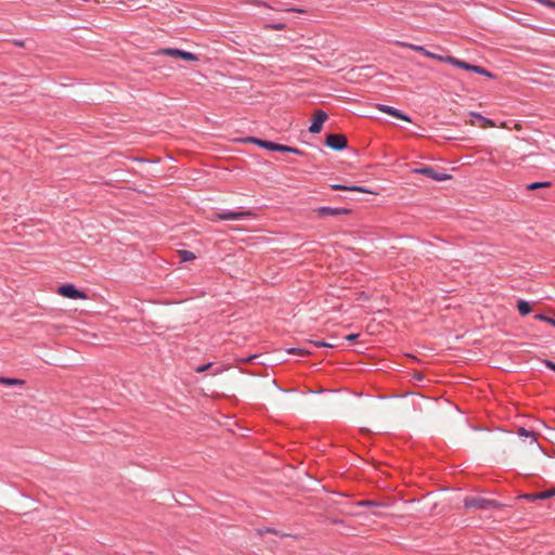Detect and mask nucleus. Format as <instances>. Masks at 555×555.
<instances>
[{
	"label": "nucleus",
	"mask_w": 555,
	"mask_h": 555,
	"mask_svg": "<svg viewBox=\"0 0 555 555\" xmlns=\"http://www.w3.org/2000/svg\"><path fill=\"white\" fill-rule=\"evenodd\" d=\"M541 2L546 4L550 8H555V2L552 0H541Z\"/></svg>",
	"instance_id": "27"
},
{
	"label": "nucleus",
	"mask_w": 555,
	"mask_h": 555,
	"mask_svg": "<svg viewBox=\"0 0 555 555\" xmlns=\"http://www.w3.org/2000/svg\"><path fill=\"white\" fill-rule=\"evenodd\" d=\"M180 256L182 261H190L195 258V255L189 250H181Z\"/></svg>",
	"instance_id": "21"
},
{
	"label": "nucleus",
	"mask_w": 555,
	"mask_h": 555,
	"mask_svg": "<svg viewBox=\"0 0 555 555\" xmlns=\"http://www.w3.org/2000/svg\"><path fill=\"white\" fill-rule=\"evenodd\" d=\"M427 57H430V59H434V60H438V61L444 62V63H447L448 59H455L454 56H451V55L442 56V55L436 54V53L430 52V51H429V54H428Z\"/></svg>",
	"instance_id": "20"
},
{
	"label": "nucleus",
	"mask_w": 555,
	"mask_h": 555,
	"mask_svg": "<svg viewBox=\"0 0 555 555\" xmlns=\"http://www.w3.org/2000/svg\"><path fill=\"white\" fill-rule=\"evenodd\" d=\"M247 142H251L262 149H266V150H269V151H273V152H280V149H281V144L279 143H275V142H271V141H267V140H262V139H258V138H254V137H249L246 139Z\"/></svg>",
	"instance_id": "9"
},
{
	"label": "nucleus",
	"mask_w": 555,
	"mask_h": 555,
	"mask_svg": "<svg viewBox=\"0 0 555 555\" xmlns=\"http://www.w3.org/2000/svg\"><path fill=\"white\" fill-rule=\"evenodd\" d=\"M251 211H222L215 215L214 220H241L251 217Z\"/></svg>",
	"instance_id": "7"
},
{
	"label": "nucleus",
	"mask_w": 555,
	"mask_h": 555,
	"mask_svg": "<svg viewBox=\"0 0 555 555\" xmlns=\"http://www.w3.org/2000/svg\"><path fill=\"white\" fill-rule=\"evenodd\" d=\"M361 506H379V503L374 501H362L360 502Z\"/></svg>",
	"instance_id": "22"
},
{
	"label": "nucleus",
	"mask_w": 555,
	"mask_h": 555,
	"mask_svg": "<svg viewBox=\"0 0 555 555\" xmlns=\"http://www.w3.org/2000/svg\"><path fill=\"white\" fill-rule=\"evenodd\" d=\"M555 495V488L537 493L525 494L522 498L529 501L547 500Z\"/></svg>",
	"instance_id": "12"
},
{
	"label": "nucleus",
	"mask_w": 555,
	"mask_h": 555,
	"mask_svg": "<svg viewBox=\"0 0 555 555\" xmlns=\"http://www.w3.org/2000/svg\"><path fill=\"white\" fill-rule=\"evenodd\" d=\"M327 114L324 111H318L309 127L310 133H319L322 129L324 121L327 119Z\"/></svg>",
	"instance_id": "8"
},
{
	"label": "nucleus",
	"mask_w": 555,
	"mask_h": 555,
	"mask_svg": "<svg viewBox=\"0 0 555 555\" xmlns=\"http://www.w3.org/2000/svg\"><path fill=\"white\" fill-rule=\"evenodd\" d=\"M517 434L519 437H524V438H530L531 440V443H537V437H535V434L533 431H530L528 429H526L525 427H519L518 430H517Z\"/></svg>",
	"instance_id": "16"
},
{
	"label": "nucleus",
	"mask_w": 555,
	"mask_h": 555,
	"mask_svg": "<svg viewBox=\"0 0 555 555\" xmlns=\"http://www.w3.org/2000/svg\"><path fill=\"white\" fill-rule=\"evenodd\" d=\"M377 108H378V111L386 113L388 115H391L393 117L400 118L405 121H411L410 116H408L406 114L402 113L401 111H399L392 106H388L385 104H378Z\"/></svg>",
	"instance_id": "10"
},
{
	"label": "nucleus",
	"mask_w": 555,
	"mask_h": 555,
	"mask_svg": "<svg viewBox=\"0 0 555 555\" xmlns=\"http://www.w3.org/2000/svg\"><path fill=\"white\" fill-rule=\"evenodd\" d=\"M400 46L409 48V49H411L413 51L420 52V53H422L425 56H428V54H429V51L425 47H423V46L408 43V42H400Z\"/></svg>",
	"instance_id": "14"
},
{
	"label": "nucleus",
	"mask_w": 555,
	"mask_h": 555,
	"mask_svg": "<svg viewBox=\"0 0 555 555\" xmlns=\"http://www.w3.org/2000/svg\"><path fill=\"white\" fill-rule=\"evenodd\" d=\"M332 189L333 190H344V191H358V192H362V193H367L369 192L366 189H364L362 186H358V185L347 186V185H344V184H333Z\"/></svg>",
	"instance_id": "13"
},
{
	"label": "nucleus",
	"mask_w": 555,
	"mask_h": 555,
	"mask_svg": "<svg viewBox=\"0 0 555 555\" xmlns=\"http://www.w3.org/2000/svg\"><path fill=\"white\" fill-rule=\"evenodd\" d=\"M325 144L334 151H343L347 147L348 141L343 134L332 133L326 137Z\"/></svg>",
	"instance_id": "5"
},
{
	"label": "nucleus",
	"mask_w": 555,
	"mask_h": 555,
	"mask_svg": "<svg viewBox=\"0 0 555 555\" xmlns=\"http://www.w3.org/2000/svg\"><path fill=\"white\" fill-rule=\"evenodd\" d=\"M293 11H296V12H299V13L304 12V10H300V9H293Z\"/></svg>",
	"instance_id": "33"
},
{
	"label": "nucleus",
	"mask_w": 555,
	"mask_h": 555,
	"mask_svg": "<svg viewBox=\"0 0 555 555\" xmlns=\"http://www.w3.org/2000/svg\"><path fill=\"white\" fill-rule=\"evenodd\" d=\"M17 46H23V42L22 41H16L15 42Z\"/></svg>",
	"instance_id": "34"
},
{
	"label": "nucleus",
	"mask_w": 555,
	"mask_h": 555,
	"mask_svg": "<svg viewBox=\"0 0 555 555\" xmlns=\"http://www.w3.org/2000/svg\"><path fill=\"white\" fill-rule=\"evenodd\" d=\"M318 346H322V347H332L331 344H327V343H324V341H320L317 344Z\"/></svg>",
	"instance_id": "30"
},
{
	"label": "nucleus",
	"mask_w": 555,
	"mask_h": 555,
	"mask_svg": "<svg viewBox=\"0 0 555 555\" xmlns=\"http://www.w3.org/2000/svg\"><path fill=\"white\" fill-rule=\"evenodd\" d=\"M211 366V363H206L196 367V372H205Z\"/></svg>",
	"instance_id": "23"
},
{
	"label": "nucleus",
	"mask_w": 555,
	"mask_h": 555,
	"mask_svg": "<svg viewBox=\"0 0 555 555\" xmlns=\"http://www.w3.org/2000/svg\"><path fill=\"white\" fill-rule=\"evenodd\" d=\"M535 319H538V320H542V321H545V322H546V321H547V319H548V317H546V315H544V314H537V315H535Z\"/></svg>",
	"instance_id": "29"
},
{
	"label": "nucleus",
	"mask_w": 555,
	"mask_h": 555,
	"mask_svg": "<svg viewBox=\"0 0 555 555\" xmlns=\"http://www.w3.org/2000/svg\"><path fill=\"white\" fill-rule=\"evenodd\" d=\"M159 55L180 57L185 61L196 62L198 61V56L192 52H188L184 50L176 49V48H164L158 51Z\"/></svg>",
	"instance_id": "2"
},
{
	"label": "nucleus",
	"mask_w": 555,
	"mask_h": 555,
	"mask_svg": "<svg viewBox=\"0 0 555 555\" xmlns=\"http://www.w3.org/2000/svg\"><path fill=\"white\" fill-rule=\"evenodd\" d=\"M59 293L69 299H86L87 296L83 292L77 289L73 284H64L59 287Z\"/></svg>",
	"instance_id": "6"
},
{
	"label": "nucleus",
	"mask_w": 555,
	"mask_h": 555,
	"mask_svg": "<svg viewBox=\"0 0 555 555\" xmlns=\"http://www.w3.org/2000/svg\"><path fill=\"white\" fill-rule=\"evenodd\" d=\"M288 351H289L291 353H298V354H300V356H301V354H304V353H306V351H305L304 349H300V348H291Z\"/></svg>",
	"instance_id": "24"
},
{
	"label": "nucleus",
	"mask_w": 555,
	"mask_h": 555,
	"mask_svg": "<svg viewBox=\"0 0 555 555\" xmlns=\"http://www.w3.org/2000/svg\"><path fill=\"white\" fill-rule=\"evenodd\" d=\"M517 309H518L520 315H527L531 312L530 304L524 299L518 300Z\"/></svg>",
	"instance_id": "17"
},
{
	"label": "nucleus",
	"mask_w": 555,
	"mask_h": 555,
	"mask_svg": "<svg viewBox=\"0 0 555 555\" xmlns=\"http://www.w3.org/2000/svg\"><path fill=\"white\" fill-rule=\"evenodd\" d=\"M413 172L415 173H420V175H423L434 181H446V180H449L451 178V176L449 173H444V172H437L433 167L430 166H425V167H421V168H416L413 170Z\"/></svg>",
	"instance_id": "4"
},
{
	"label": "nucleus",
	"mask_w": 555,
	"mask_h": 555,
	"mask_svg": "<svg viewBox=\"0 0 555 555\" xmlns=\"http://www.w3.org/2000/svg\"><path fill=\"white\" fill-rule=\"evenodd\" d=\"M358 337H359V334H349L346 336V339L348 341H356Z\"/></svg>",
	"instance_id": "25"
},
{
	"label": "nucleus",
	"mask_w": 555,
	"mask_h": 555,
	"mask_svg": "<svg viewBox=\"0 0 555 555\" xmlns=\"http://www.w3.org/2000/svg\"><path fill=\"white\" fill-rule=\"evenodd\" d=\"M320 216H339V215H347L349 214V209L347 208H333L327 206H322L317 208L315 210Z\"/></svg>",
	"instance_id": "11"
},
{
	"label": "nucleus",
	"mask_w": 555,
	"mask_h": 555,
	"mask_svg": "<svg viewBox=\"0 0 555 555\" xmlns=\"http://www.w3.org/2000/svg\"><path fill=\"white\" fill-rule=\"evenodd\" d=\"M545 365L546 367H548L550 370L554 371L555 372V363L550 361V360H545Z\"/></svg>",
	"instance_id": "26"
},
{
	"label": "nucleus",
	"mask_w": 555,
	"mask_h": 555,
	"mask_svg": "<svg viewBox=\"0 0 555 555\" xmlns=\"http://www.w3.org/2000/svg\"><path fill=\"white\" fill-rule=\"evenodd\" d=\"M270 27L273 28V29L280 30V29L284 28V24H282V23L272 24Z\"/></svg>",
	"instance_id": "28"
},
{
	"label": "nucleus",
	"mask_w": 555,
	"mask_h": 555,
	"mask_svg": "<svg viewBox=\"0 0 555 555\" xmlns=\"http://www.w3.org/2000/svg\"><path fill=\"white\" fill-rule=\"evenodd\" d=\"M447 63L455 66V67H459V68H462V69H465V70H470V72H475L479 75H482V76H487V77H492V74L490 72H488L486 68L481 67V66H477V65H473V64H469V63H466L462 60H459V59H448L447 60Z\"/></svg>",
	"instance_id": "3"
},
{
	"label": "nucleus",
	"mask_w": 555,
	"mask_h": 555,
	"mask_svg": "<svg viewBox=\"0 0 555 555\" xmlns=\"http://www.w3.org/2000/svg\"><path fill=\"white\" fill-rule=\"evenodd\" d=\"M0 384H4L7 386H22L25 384V382L20 378L0 376Z\"/></svg>",
	"instance_id": "15"
},
{
	"label": "nucleus",
	"mask_w": 555,
	"mask_h": 555,
	"mask_svg": "<svg viewBox=\"0 0 555 555\" xmlns=\"http://www.w3.org/2000/svg\"><path fill=\"white\" fill-rule=\"evenodd\" d=\"M472 115H473L474 117H476V118L481 119V120H485V119H486L485 117H482V116H481L480 114H478V113H472Z\"/></svg>",
	"instance_id": "31"
},
{
	"label": "nucleus",
	"mask_w": 555,
	"mask_h": 555,
	"mask_svg": "<svg viewBox=\"0 0 555 555\" xmlns=\"http://www.w3.org/2000/svg\"><path fill=\"white\" fill-rule=\"evenodd\" d=\"M280 152L292 153V154H296V155L302 154V152L300 150H298L297 147H293V146H288V145H284V144H281Z\"/></svg>",
	"instance_id": "19"
},
{
	"label": "nucleus",
	"mask_w": 555,
	"mask_h": 555,
	"mask_svg": "<svg viewBox=\"0 0 555 555\" xmlns=\"http://www.w3.org/2000/svg\"><path fill=\"white\" fill-rule=\"evenodd\" d=\"M550 185H551V182H547V181L532 182V183H529L527 185V189L530 190V191H534V190H538V189H541V188H546V186H550Z\"/></svg>",
	"instance_id": "18"
},
{
	"label": "nucleus",
	"mask_w": 555,
	"mask_h": 555,
	"mask_svg": "<svg viewBox=\"0 0 555 555\" xmlns=\"http://www.w3.org/2000/svg\"><path fill=\"white\" fill-rule=\"evenodd\" d=\"M464 505L466 508L477 509H493L500 506V504L494 500L479 496L466 498L464 501Z\"/></svg>",
	"instance_id": "1"
},
{
	"label": "nucleus",
	"mask_w": 555,
	"mask_h": 555,
	"mask_svg": "<svg viewBox=\"0 0 555 555\" xmlns=\"http://www.w3.org/2000/svg\"><path fill=\"white\" fill-rule=\"evenodd\" d=\"M546 322L555 326V319L548 317Z\"/></svg>",
	"instance_id": "32"
}]
</instances>
